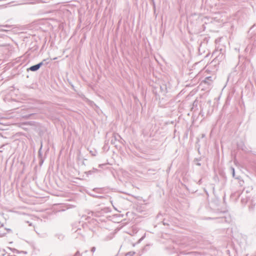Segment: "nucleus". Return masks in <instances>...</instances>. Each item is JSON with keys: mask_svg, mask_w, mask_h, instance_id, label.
<instances>
[{"mask_svg": "<svg viewBox=\"0 0 256 256\" xmlns=\"http://www.w3.org/2000/svg\"><path fill=\"white\" fill-rule=\"evenodd\" d=\"M46 59H44L42 62L31 66L28 70L32 72H36L38 70L43 64H44V62H46Z\"/></svg>", "mask_w": 256, "mask_h": 256, "instance_id": "nucleus-1", "label": "nucleus"}, {"mask_svg": "<svg viewBox=\"0 0 256 256\" xmlns=\"http://www.w3.org/2000/svg\"><path fill=\"white\" fill-rule=\"evenodd\" d=\"M122 138H120V136L117 134H113V136L112 138V140H111V144H114L116 145V141H120V140H121Z\"/></svg>", "mask_w": 256, "mask_h": 256, "instance_id": "nucleus-2", "label": "nucleus"}, {"mask_svg": "<svg viewBox=\"0 0 256 256\" xmlns=\"http://www.w3.org/2000/svg\"><path fill=\"white\" fill-rule=\"evenodd\" d=\"M230 171L232 172V176L233 178H235L236 179H238V178H236L235 176L234 168L233 167H230Z\"/></svg>", "mask_w": 256, "mask_h": 256, "instance_id": "nucleus-3", "label": "nucleus"}, {"mask_svg": "<svg viewBox=\"0 0 256 256\" xmlns=\"http://www.w3.org/2000/svg\"><path fill=\"white\" fill-rule=\"evenodd\" d=\"M160 88L162 92H164V93L166 92V85L163 84L162 86H160Z\"/></svg>", "mask_w": 256, "mask_h": 256, "instance_id": "nucleus-4", "label": "nucleus"}, {"mask_svg": "<svg viewBox=\"0 0 256 256\" xmlns=\"http://www.w3.org/2000/svg\"><path fill=\"white\" fill-rule=\"evenodd\" d=\"M10 28V26H8V25H6V26L0 25V30L6 31V30L4 29L3 28Z\"/></svg>", "mask_w": 256, "mask_h": 256, "instance_id": "nucleus-5", "label": "nucleus"}, {"mask_svg": "<svg viewBox=\"0 0 256 256\" xmlns=\"http://www.w3.org/2000/svg\"><path fill=\"white\" fill-rule=\"evenodd\" d=\"M42 145H41V146L38 150V155H39V156L40 157H41L42 156V152H41V150H42Z\"/></svg>", "mask_w": 256, "mask_h": 256, "instance_id": "nucleus-6", "label": "nucleus"}, {"mask_svg": "<svg viewBox=\"0 0 256 256\" xmlns=\"http://www.w3.org/2000/svg\"><path fill=\"white\" fill-rule=\"evenodd\" d=\"M74 256H82L80 255V252L78 251H77Z\"/></svg>", "mask_w": 256, "mask_h": 256, "instance_id": "nucleus-7", "label": "nucleus"}, {"mask_svg": "<svg viewBox=\"0 0 256 256\" xmlns=\"http://www.w3.org/2000/svg\"><path fill=\"white\" fill-rule=\"evenodd\" d=\"M96 248L94 246H93L91 248V252H94L96 251Z\"/></svg>", "mask_w": 256, "mask_h": 256, "instance_id": "nucleus-8", "label": "nucleus"}, {"mask_svg": "<svg viewBox=\"0 0 256 256\" xmlns=\"http://www.w3.org/2000/svg\"><path fill=\"white\" fill-rule=\"evenodd\" d=\"M224 221H226L224 218H220V222H223Z\"/></svg>", "mask_w": 256, "mask_h": 256, "instance_id": "nucleus-9", "label": "nucleus"}, {"mask_svg": "<svg viewBox=\"0 0 256 256\" xmlns=\"http://www.w3.org/2000/svg\"><path fill=\"white\" fill-rule=\"evenodd\" d=\"M241 201L242 203L246 202V200H245L244 199H242Z\"/></svg>", "mask_w": 256, "mask_h": 256, "instance_id": "nucleus-10", "label": "nucleus"}, {"mask_svg": "<svg viewBox=\"0 0 256 256\" xmlns=\"http://www.w3.org/2000/svg\"><path fill=\"white\" fill-rule=\"evenodd\" d=\"M253 45H254V48H252V49H254L256 47V46L254 44Z\"/></svg>", "mask_w": 256, "mask_h": 256, "instance_id": "nucleus-11", "label": "nucleus"}, {"mask_svg": "<svg viewBox=\"0 0 256 256\" xmlns=\"http://www.w3.org/2000/svg\"><path fill=\"white\" fill-rule=\"evenodd\" d=\"M194 253L193 252H189L188 253V254H192Z\"/></svg>", "mask_w": 256, "mask_h": 256, "instance_id": "nucleus-12", "label": "nucleus"}, {"mask_svg": "<svg viewBox=\"0 0 256 256\" xmlns=\"http://www.w3.org/2000/svg\"><path fill=\"white\" fill-rule=\"evenodd\" d=\"M14 251H15L16 252H18V250H15V249H14Z\"/></svg>", "mask_w": 256, "mask_h": 256, "instance_id": "nucleus-13", "label": "nucleus"}, {"mask_svg": "<svg viewBox=\"0 0 256 256\" xmlns=\"http://www.w3.org/2000/svg\"><path fill=\"white\" fill-rule=\"evenodd\" d=\"M205 136V134H203L202 137L204 138Z\"/></svg>", "mask_w": 256, "mask_h": 256, "instance_id": "nucleus-14", "label": "nucleus"}, {"mask_svg": "<svg viewBox=\"0 0 256 256\" xmlns=\"http://www.w3.org/2000/svg\"><path fill=\"white\" fill-rule=\"evenodd\" d=\"M198 164V166H200V163H198V164Z\"/></svg>", "mask_w": 256, "mask_h": 256, "instance_id": "nucleus-15", "label": "nucleus"}]
</instances>
